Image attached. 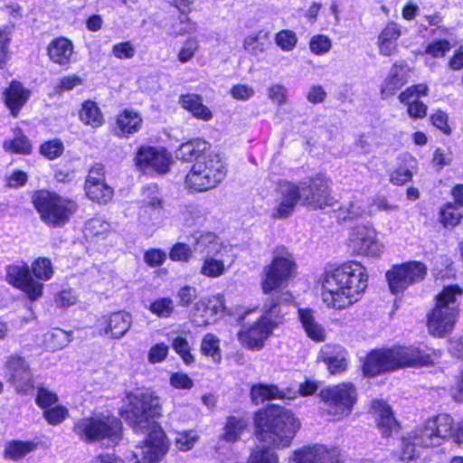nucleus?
<instances>
[{
    "label": "nucleus",
    "instance_id": "nucleus-1",
    "mask_svg": "<svg viewBox=\"0 0 463 463\" xmlns=\"http://www.w3.org/2000/svg\"><path fill=\"white\" fill-rule=\"evenodd\" d=\"M365 268L357 261L345 262L326 270L323 279V301L329 307L344 309L357 302L367 288Z\"/></svg>",
    "mask_w": 463,
    "mask_h": 463
},
{
    "label": "nucleus",
    "instance_id": "nucleus-2",
    "mask_svg": "<svg viewBox=\"0 0 463 463\" xmlns=\"http://www.w3.org/2000/svg\"><path fill=\"white\" fill-rule=\"evenodd\" d=\"M254 423L257 439L277 449L288 447L300 426L291 411L278 404L259 411Z\"/></svg>",
    "mask_w": 463,
    "mask_h": 463
},
{
    "label": "nucleus",
    "instance_id": "nucleus-3",
    "mask_svg": "<svg viewBox=\"0 0 463 463\" xmlns=\"http://www.w3.org/2000/svg\"><path fill=\"white\" fill-rule=\"evenodd\" d=\"M292 301L289 292H277L269 297L263 307L264 315L250 327L241 329L238 333L239 340L250 349H261L279 323L271 317L282 318L288 313Z\"/></svg>",
    "mask_w": 463,
    "mask_h": 463
},
{
    "label": "nucleus",
    "instance_id": "nucleus-4",
    "mask_svg": "<svg viewBox=\"0 0 463 463\" xmlns=\"http://www.w3.org/2000/svg\"><path fill=\"white\" fill-rule=\"evenodd\" d=\"M431 363L430 355L416 346H399L372 352L364 364L367 376L392 371L405 366H422Z\"/></svg>",
    "mask_w": 463,
    "mask_h": 463
},
{
    "label": "nucleus",
    "instance_id": "nucleus-5",
    "mask_svg": "<svg viewBox=\"0 0 463 463\" xmlns=\"http://www.w3.org/2000/svg\"><path fill=\"white\" fill-rule=\"evenodd\" d=\"M162 415L160 398L150 391H137L127 396L121 411L125 421L137 432L144 431L155 424Z\"/></svg>",
    "mask_w": 463,
    "mask_h": 463
},
{
    "label": "nucleus",
    "instance_id": "nucleus-6",
    "mask_svg": "<svg viewBox=\"0 0 463 463\" xmlns=\"http://www.w3.org/2000/svg\"><path fill=\"white\" fill-rule=\"evenodd\" d=\"M33 203L42 222L52 228L68 223L78 208L75 202L47 190L35 192Z\"/></svg>",
    "mask_w": 463,
    "mask_h": 463
},
{
    "label": "nucleus",
    "instance_id": "nucleus-7",
    "mask_svg": "<svg viewBox=\"0 0 463 463\" xmlns=\"http://www.w3.org/2000/svg\"><path fill=\"white\" fill-rule=\"evenodd\" d=\"M461 294L458 286H449L436 297V306L428 316V327L432 335L443 336L452 330L458 314L457 298Z\"/></svg>",
    "mask_w": 463,
    "mask_h": 463
},
{
    "label": "nucleus",
    "instance_id": "nucleus-8",
    "mask_svg": "<svg viewBox=\"0 0 463 463\" xmlns=\"http://www.w3.org/2000/svg\"><path fill=\"white\" fill-rule=\"evenodd\" d=\"M411 434L412 439L422 448L439 446L448 439L458 444L463 442V430L454 428L453 419L449 414L429 419Z\"/></svg>",
    "mask_w": 463,
    "mask_h": 463
},
{
    "label": "nucleus",
    "instance_id": "nucleus-9",
    "mask_svg": "<svg viewBox=\"0 0 463 463\" xmlns=\"http://www.w3.org/2000/svg\"><path fill=\"white\" fill-rule=\"evenodd\" d=\"M225 176L226 169L220 156L209 153L192 165L185 184L193 191L203 192L216 187Z\"/></svg>",
    "mask_w": 463,
    "mask_h": 463
},
{
    "label": "nucleus",
    "instance_id": "nucleus-10",
    "mask_svg": "<svg viewBox=\"0 0 463 463\" xmlns=\"http://www.w3.org/2000/svg\"><path fill=\"white\" fill-rule=\"evenodd\" d=\"M122 424L111 415L94 414L79 420L73 426L75 434L84 442L107 439L117 443L120 439Z\"/></svg>",
    "mask_w": 463,
    "mask_h": 463
},
{
    "label": "nucleus",
    "instance_id": "nucleus-11",
    "mask_svg": "<svg viewBox=\"0 0 463 463\" xmlns=\"http://www.w3.org/2000/svg\"><path fill=\"white\" fill-rule=\"evenodd\" d=\"M295 269L292 255L284 248L278 247L273 251V258L269 265L263 269L261 286L264 293L275 290L289 279Z\"/></svg>",
    "mask_w": 463,
    "mask_h": 463
},
{
    "label": "nucleus",
    "instance_id": "nucleus-12",
    "mask_svg": "<svg viewBox=\"0 0 463 463\" xmlns=\"http://www.w3.org/2000/svg\"><path fill=\"white\" fill-rule=\"evenodd\" d=\"M319 396L326 403L327 412L338 419L351 413L357 398L356 389L351 383H343L323 389Z\"/></svg>",
    "mask_w": 463,
    "mask_h": 463
},
{
    "label": "nucleus",
    "instance_id": "nucleus-13",
    "mask_svg": "<svg viewBox=\"0 0 463 463\" xmlns=\"http://www.w3.org/2000/svg\"><path fill=\"white\" fill-rule=\"evenodd\" d=\"M142 444L137 445L131 452L132 463H158L168 451V440L161 428L154 426Z\"/></svg>",
    "mask_w": 463,
    "mask_h": 463
},
{
    "label": "nucleus",
    "instance_id": "nucleus-14",
    "mask_svg": "<svg viewBox=\"0 0 463 463\" xmlns=\"http://www.w3.org/2000/svg\"><path fill=\"white\" fill-rule=\"evenodd\" d=\"M427 267L420 261H409L388 270L386 279L393 294L403 292L409 286L424 279Z\"/></svg>",
    "mask_w": 463,
    "mask_h": 463
},
{
    "label": "nucleus",
    "instance_id": "nucleus-15",
    "mask_svg": "<svg viewBox=\"0 0 463 463\" xmlns=\"http://www.w3.org/2000/svg\"><path fill=\"white\" fill-rule=\"evenodd\" d=\"M302 203L314 209H323L334 204V197L329 189V181L323 176H316L308 182L301 183Z\"/></svg>",
    "mask_w": 463,
    "mask_h": 463
},
{
    "label": "nucleus",
    "instance_id": "nucleus-16",
    "mask_svg": "<svg viewBox=\"0 0 463 463\" xmlns=\"http://www.w3.org/2000/svg\"><path fill=\"white\" fill-rule=\"evenodd\" d=\"M6 281L23 290L27 297L35 300L43 295V285L35 281L26 264H13L6 267Z\"/></svg>",
    "mask_w": 463,
    "mask_h": 463
},
{
    "label": "nucleus",
    "instance_id": "nucleus-17",
    "mask_svg": "<svg viewBox=\"0 0 463 463\" xmlns=\"http://www.w3.org/2000/svg\"><path fill=\"white\" fill-rule=\"evenodd\" d=\"M349 246L359 255L376 257L383 250V245L376 238V232L370 226H357L350 233Z\"/></svg>",
    "mask_w": 463,
    "mask_h": 463
},
{
    "label": "nucleus",
    "instance_id": "nucleus-18",
    "mask_svg": "<svg viewBox=\"0 0 463 463\" xmlns=\"http://www.w3.org/2000/svg\"><path fill=\"white\" fill-rule=\"evenodd\" d=\"M6 368L8 382L17 392L25 393L33 388V374L24 358L17 355L11 356L6 362Z\"/></svg>",
    "mask_w": 463,
    "mask_h": 463
},
{
    "label": "nucleus",
    "instance_id": "nucleus-19",
    "mask_svg": "<svg viewBox=\"0 0 463 463\" xmlns=\"http://www.w3.org/2000/svg\"><path fill=\"white\" fill-rule=\"evenodd\" d=\"M288 463H343L336 449H328L323 445L305 447L296 450Z\"/></svg>",
    "mask_w": 463,
    "mask_h": 463
},
{
    "label": "nucleus",
    "instance_id": "nucleus-20",
    "mask_svg": "<svg viewBox=\"0 0 463 463\" xmlns=\"http://www.w3.org/2000/svg\"><path fill=\"white\" fill-rule=\"evenodd\" d=\"M132 325V317L127 312H115L103 316L96 322L100 334H110L114 339L123 337Z\"/></svg>",
    "mask_w": 463,
    "mask_h": 463
},
{
    "label": "nucleus",
    "instance_id": "nucleus-21",
    "mask_svg": "<svg viewBox=\"0 0 463 463\" xmlns=\"http://www.w3.org/2000/svg\"><path fill=\"white\" fill-rule=\"evenodd\" d=\"M279 190L280 197L274 209L273 217L286 218L293 213L298 202H302L300 187L289 182H283L279 184Z\"/></svg>",
    "mask_w": 463,
    "mask_h": 463
},
{
    "label": "nucleus",
    "instance_id": "nucleus-22",
    "mask_svg": "<svg viewBox=\"0 0 463 463\" xmlns=\"http://www.w3.org/2000/svg\"><path fill=\"white\" fill-rule=\"evenodd\" d=\"M136 160L140 167H151L156 172L165 173L168 171L170 158L165 151L146 146L138 150Z\"/></svg>",
    "mask_w": 463,
    "mask_h": 463
},
{
    "label": "nucleus",
    "instance_id": "nucleus-23",
    "mask_svg": "<svg viewBox=\"0 0 463 463\" xmlns=\"http://www.w3.org/2000/svg\"><path fill=\"white\" fill-rule=\"evenodd\" d=\"M194 251L203 255V258L222 255L223 246L220 239L213 232H195L193 235Z\"/></svg>",
    "mask_w": 463,
    "mask_h": 463
},
{
    "label": "nucleus",
    "instance_id": "nucleus-24",
    "mask_svg": "<svg viewBox=\"0 0 463 463\" xmlns=\"http://www.w3.org/2000/svg\"><path fill=\"white\" fill-rule=\"evenodd\" d=\"M408 69L405 62H395L381 89L383 99L393 95L407 83Z\"/></svg>",
    "mask_w": 463,
    "mask_h": 463
},
{
    "label": "nucleus",
    "instance_id": "nucleus-25",
    "mask_svg": "<svg viewBox=\"0 0 463 463\" xmlns=\"http://www.w3.org/2000/svg\"><path fill=\"white\" fill-rule=\"evenodd\" d=\"M401 35V26L394 22L388 23L378 36L380 53L383 56H391L396 53L398 51L397 40Z\"/></svg>",
    "mask_w": 463,
    "mask_h": 463
},
{
    "label": "nucleus",
    "instance_id": "nucleus-26",
    "mask_svg": "<svg viewBox=\"0 0 463 463\" xmlns=\"http://www.w3.org/2000/svg\"><path fill=\"white\" fill-rule=\"evenodd\" d=\"M319 357L326 364L331 374L340 373L346 369L345 352L340 346L325 345Z\"/></svg>",
    "mask_w": 463,
    "mask_h": 463
},
{
    "label": "nucleus",
    "instance_id": "nucleus-27",
    "mask_svg": "<svg viewBox=\"0 0 463 463\" xmlns=\"http://www.w3.org/2000/svg\"><path fill=\"white\" fill-rule=\"evenodd\" d=\"M298 319L307 336L314 341L322 342L326 338L323 326L315 318L314 311L310 308H298Z\"/></svg>",
    "mask_w": 463,
    "mask_h": 463
},
{
    "label": "nucleus",
    "instance_id": "nucleus-28",
    "mask_svg": "<svg viewBox=\"0 0 463 463\" xmlns=\"http://www.w3.org/2000/svg\"><path fill=\"white\" fill-rule=\"evenodd\" d=\"M29 93V90H25L17 81H13L5 91V102L13 116H16L21 108L27 102Z\"/></svg>",
    "mask_w": 463,
    "mask_h": 463
},
{
    "label": "nucleus",
    "instance_id": "nucleus-29",
    "mask_svg": "<svg viewBox=\"0 0 463 463\" xmlns=\"http://www.w3.org/2000/svg\"><path fill=\"white\" fill-rule=\"evenodd\" d=\"M372 407L383 435H390L392 430L397 427L391 407L385 402L378 400L373 401Z\"/></svg>",
    "mask_w": 463,
    "mask_h": 463
},
{
    "label": "nucleus",
    "instance_id": "nucleus-30",
    "mask_svg": "<svg viewBox=\"0 0 463 463\" xmlns=\"http://www.w3.org/2000/svg\"><path fill=\"white\" fill-rule=\"evenodd\" d=\"M181 106L190 111L198 119L208 121L212 119V111L203 104L201 96L196 94H184L180 97Z\"/></svg>",
    "mask_w": 463,
    "mask_h": 463
},
{
    "label": "nucleus",
    "instance_id": "nucleus-31",
    "mask_svg": "<svg viewBox=\"0 0 463 463\" xmlns=\"http://www.w3.org/2000/svg\"><path fill=\"white\" fill-rule=\"evenodd\" d=\"M72 52V43L66 38L62 37L52 41L48 47V55L50 59L53 62L61 65L69 63Z\"/></svg>",
    "mask_w": 463,
    "mask_h": 463
},
{
    "label": "nucleus",
    "instance_id": "nucleus-32",
    "mask_svg": "<svg viewBox=\"0 0 463 463\" xmlns=\"http://www.w3.org/2000/svg\"><path fill=\"white\" fill-rule=\"evenodd\" d=\"M208 149V144L201 139H194L184 143L176 151V157L184 161L202 160L204 152Z\"/></svg>",
    "mask_w": 463,
    "mask_h": 463
},
{
    "label": "nucleus",
    "instance_id": "nucleus-33",
    "mask_svg": "<svg viewBox=\"0 0 463 463\" xmlns=\"http://www.w3.org/2000/svg\"><path fill=\"white\" fill-rule=\"evenodd\" d=\"M142 122L141 117L132 110L126 109L119 114L116 120V134L119 137L138 131Z\"/></svg>",
    "mask_w": 463,
    "mask_h": 463
},
{
    "label": "nucleus",
    "instance_id": "nucleus-34",
    "mask_svg": "<svg viewBox=\"0 0 463 463\" xmlns=\"http://www.w3.org/2000/svg\"><path fill=\"white\" fill-rule=\"evenodd\" d=\"M269 44V33L264 31L248 35L243 41L244 50L254 56H259L265 52Z\"/></svg>",
    "mask_w": 463,
    "mask_h": 463
},
{
    "label": "nucleus",
    "instance_id": "nucleus-35",
    "mask_svg": "<svg viewBox=\"0 0 463 463\" xmlns=\"http://www.w3.org/2000/svg\"><path fill=\"white\" fill-rule=\"evenodd\" d=\"M335 213L336 218L339 221L346 222L362 217L370 213V211H367L365 203L363 201L355 200L340 206Z\"/></svg>",
    "mask_w": 463,
    "mask_h": 463
},
{
    "label": "nucleus",
    "instance_id": "nucleus-36",
    "mask_svg": "<svg viewBox=\"0 0 463 463\" xmlns=\"http://www.w3.org/2000/svg\"><path fill=\"white\" fill-rule=\"evenodd\" d=\"M80 119L92 128H98L103 124L102 113L96 102L91 100L83 102L80 110Z\"/></svg>",
    "mask_w": 463,
    "mask_h": 463
},
{
    "label": "nucleus",
    "instance_id": "nucleus-37",
    "mask_svg": "<svg viewBox=\"0 0 463 463\" xmlns=\"http://www.w3.org/2000/svg\"><path fill=\"white\" fill-rule=\"evenodd\" d=\"M87 196L100 203H107L109 202L113 195V190L109 186L105 181L94 184H85L84 185Z\"/></svg>",
    "mask_w": 463,
    "mask_h": 463
},
{
    "label": "nucleus",
    "instance_id": "nucleus-38",
    "mask_svg": "<svg viewBox=\"0 0 463 463\" xmlns=\"http://www.w3.org/2000/svg\"><path fill=\"white\" fill-rule=\"evenodd\" d=\"M226 271L222 255H214L203 258L200 273L208 278H219Z\"/></svg>",
    "mask_w": 463,
    "mask_h": 463
},
{
    "label": "nucleus",
    "instance_id": "nucleus-39",
    "mask_svg": "<svg viewBox=\"0 0 463 463\" xmlns=\"http://www.w3.org/2000/svg\"><path fill=\"white\" fill-rule=\"evenodd\" d=\"M14 137L13 140H6L4 142V148L6 151H11L16 154H30L32 151V145L25 135H24L21 128H15Z\"/></svg>",
    "mask_w": 463,
    "mask_h": 463
},
{
    "label": "nucleus",
    "instance_id": "nucleus-40",
    "mask_svg": "<svg viewBox=\"0 0 463 463\" xmlns=\"http://www.w3.org/2000/svg\"><path fill=\"white\" fill-rule=\"evenodd\" d=\"M250 395L256 403L263 402L266 400L283 398L281 392L275 385H254L251 388Z\"/></svg>",
    "mask_w": 463,
    "mask_h": 463
},
{
    "label": "nucleus",
    "instance_id": "nucleus-41",
    "mask_svg": "<svg viewBox=\"0 0 463 463\" xmlns=\"http://www.w3.org/2000/svg\"><path fill=\"white\" fill-rule=\"evenodd\" d=\"M35 448L36 445L31 441H13L7 445L5 454V457L17 460L33 451Z\"/></svg>",
    "mask_w": 463,
    "mask_h": 463
},
{
    "label": "nucleus",
    "instance_id": "nucleus-42",
    "mask_svg": "<svg viewBox=\"0 0 463 463\" xmlns=\"http://www.w3.org/2000/svg\"><path fill=\"white\" fill-rule=\"evenodd\" d=\"M69 342V335L64 330L59 328L45 335L44 345L50 351L60 350L66 346Z\"/></svg>",
    "mask_w": 463,
    "mask_h": 463
},
{
    "label": "nucleus",
    "instance_id": "nucleus-43",
    "mask_svg": "<svg viewBox=\"0 0 463 463\" xmlns=\"http://www.w3.org/2000/svg\"><path fill=\"white\" fill-rule=\"evenodd\" d=\"M420 448L422 447L412 439V436L410 433L408 437L402 439L401 460L404 463H411L416 460L420 457Z\"/></svg>",
    "mask_w": 463,
    "mask_h": 463
},
{
    "label": "nucleus",
    "instance_id": "nucleus-44",
    "mask_svg": "<svg viewBox=\"0 0 463 463\" xmlns=\"http://www.w3.org/2000/svg\"><path fill=\"white\" fill-rule=\"evenodd\" d=\"M32 271L35 278L41 280H50L53 275V267L47 258H38L32 264Z\"/></svg>",
    "mask_w": 463,
    "mask_h": 463
},
{
    "label": "nucleus",
    "instance_id": "nucleus-45",
    "mask_svg": "<svg viewBox=\"0 0 463 463\" xmlns=\"http://www.w3.org/2000/svg\"><path fill=\"white\" fill-rule=\"evenodd\" d=\"M201 352L207 356H211L214 362L221 360L219 339L213 334H207L203 336L201 343Z\"/></svg>",
    "mask_w": 463,
    "mask_h": 463
},
{
    "label": "nucleus",
    "instance_id": "nucleus-46",
    "mask_svg": "<svg viewBox=\"0 0 463 463\" xmlns=\"http://www.w3.org/2000/svg\"><path fill=\"white\" fill-rule=\"evenodd\" d=\"M148 309L158 317L166 318L173 314L175 306L171 298H160L154 300Z\"/></svg>",
    "mask_w": 463,
    "mask_h": 463
},
{
    "label": "nucleus",
    "instance_id": "nucleus-47",
    "mask_svg": "<svg viewBox=\"0 0 463 463\" xmlns=\"http://www.w3.org/2000/svg\"><path fill=\"white\" fill-rule=\"evenodd\" d=\"M199 436L194 430L177 432L175 438L176 448L181 451L191 450L197 442Z\"/></svg>",
    "mask_w": 463,
    "mask_h": 463
},
{
    "label": "nucleus",
    "instance_id": "nucleus-48",
    "mask_svg": "<svg viewBox=\"0 0 463 463\" xmlns=\"http://www.w3.org/2000/svg\"><path fill=\"white\" fill-rule=\"evenodd\" d=\"M245 427L244 421L235 417H230L227 420L223 439L229 442L236 441Z\"/></svg>",
    "mask_w": 463,
    "mask_h": 463
},
{
    "label": "nucleus",
    "instance_id": "nucleus-49",
    "mask_svg": "<svg viewBox=\"0 0 463 463\" xmlns=\"http://www.w3.org/2000/svg\"><path fill=\"white\" fill-rule=\"evenodd\" d=\"M195 30L194 24L184 14H181L172 24L169 33L172 36H179L186 33H191Z\"/></svg>",
    "mask_w": 463,
    "mask_h": 463
},
{
    "label": "nucleus",
    "instance_id": "nucleus-50",
    "mask_svg": "<svg viewBox=\"0 0 463 463\" xmlns=\"http://www.w3.org/2000/svg\"><path fill=\"white\" fill-rule=\"evenodd\" d=\"M276 44L284 52L292 51L298 43L297 34L290 30H281L275 36Z\"/></svg>",
    "mask_w": 463,
    "mask_h": 463
},
{
    "label": "nucleus",
    "instance_id": "nucleus-51",
    "mask_svg": "<svg viewBox=\"0 0 463 463\" xmlns=\"http://www.w3.org/2000/svg\"><path fill=\"white\" fill-rule=\"evenodd\" d=\"M172 347L180 355L185 364H191L194 362V355L190 351L189 343L185 338L182 336L175 337L173 340Z\"/></svg>",
    "mask_w": 463,
    "mask_h": 463
},
{
    "label": "nucleus",
    "instance_id": "nucleus-52",
    "mask_svg": "<svg viewBox=\"0 0 463 463\" xmlns=\"http://www.w3.org/2000/svg\"><path fill=\"white\" fill-rule=\"evenodd\" d=\"M248 463H279L277 454L269 448H258L250 455Z\"/></svg>",
    "mask_w": 463,
    "mask_h": 463
},
{
    "label": "nucleus",
    "instance_id": "nucleus-53",
    "mask_svg": "<svg viewBox=\"0 0 463 463\" xmlns=\"http://www.w3.org/2000/svg\"><path fill=\"white\" fill-rule=\"evenodd\" d=\"M110 225L100 218H93L87 222L86 232L94 237L103 236L109 231Z\"/></svg>",
    "mask_w": 463,
    "mask_h": 463
},
{
    "label": "nucleus",
    "instance_id": "nucleus-54",
    "mask_svg": "<svg viewBox=\"0 0 463 463\" xmlns=\"http://www.w3.org/2000/svg\"><path fill=\"white\" fill-rule=\"evenodd\" d=\"M461 213L449 203L440 212L441 222L445 226H456L459 223Z\"/></svg>",
    "mask_w": 463,
    "mask_h": 463
},
{
    "label": "nucleus",
    "instance_id": "nucleus-55",
    "mask_svg": "<svg viewBox=\"0 0 463 463\" xmlns=\"http://www.w3.org/2000/svg\"><path fill=\"white\" fill-rule=\"evenodd\" d=\"M40 151L45 157L52 160L62 154L63 144L58 139L50 140L41 146Z\"/></svg>",
    "mask_w": 463,
    "mask_h": 463
},
{
    "label": "nucleus",
    "instance_id": "nucleus-56",
    "mask_svg": "<svg viewBox=\"0 0 463 463\" xmlns=\"http://www.w3.org/2000/svg\"><path fill=\"white\" fill-rule=\"evenodd\" d=\"M68 414V410L61 405L51 409L47 408L43 411L44 419L52 425L60 424L66 419Z\"/></svg>",
    "mask_w": 463,
    "mask_h": 463
},
{
    "label": "nucleus",
    "instance_id": "nucleus-57",
    "mask_svg": "<svg viewBox=\"0 0 463 463\" xmlns=\"http://www.w3.org/2000/svg\"><path fill=\"white\" fill-rule=\"evenodd\" d=\"M57 402L58 396L56 393L42 386L37 388L35 402L39 407L42 409H47L50 406L54 405Z\"/></svg>",
    "mask_w": 463,
    "mask_h": 463
},
{
    "label": "nucleus",
    "instance_id": "nucleus-58",
    "mask_svg": "<svg viewBox=\"0 0 463 463\" xmlns=\"http://www.w3.org/2000/svg\"><path fill=\"white\" fill-rule=\"evenodd\" d=\"M331 46V40L326 35L313 36L309 43L310 51L317 55L326 53Z\"/></svg>",
    "mask_w": 463,
    "mask_h": 463
},
{
    "label": "nucleus",
    "instance_id": "nucleus-59",
    "mask_svg": "<svg viewBox=\"0 0 463 463\" xmlns=\"http://www.w3.org/2000/svg\"><path fill=\"white\" fill-rule=\"evenodd\" d=\"M82 80L76 75L67 76L60 80V82L54 87V94L61 95L64 91L73 90L75 87L80 85Z\"/></svg>",
    "mask_w": 463,
    "mask_h": 463
},
{
    "label": "nucleus",
    "instance_id": "nucleus-60",
    "mask_svg": "<svg viewBox=\"0 0 463 463\" xmlns=\"http://www.w3.org/2000/svg\"><path fill=\"white\" fill-rule=\"evenodd\" d=\"M288 90L281 84H274L268 89V96L272 102L282 106L287 102Z\"/></svg>",
    "mask_w": 463,
    "mask_h": 463
},
{
    "label": "nucleus",
    "instance_id": "nucleus-61",
    "mask_svg": "<svg viewBox=\"0 0 463 463\" xmlns=\"http://www.w3.org/2000/svg\"><path fill=\"white\" fill-rule=\"evenodd\" d=\"M192 250L185 243H176L170 251V259L175 261H188L191 258Z\"/></svg>",
    "mask_w": 463,
    "mask_h": 463
},
{
    "label": "nucleus",
    "instance_id": "nucleus-62",
    "mask_svg": "<svg viewBox=\"0 0 463 463\" xmlns=\"http://www.w3.org/2000/svg\"><path fill=\"white\" fill-rule=\"evenodd\" d=\"M168 354V346L164 344H156L153 345L148 352V361L151 364L161 363Z\"/></svg>",
    "mask_w": 463,
    "mask_h": 463
},
{
    "label": "nucleus",
    "instance_id": "nucleus-63",
    "mask_svg": "<svg viewBox=\"0 0 463 463\" xmlns=\"http://www.w3.org/2000/svg\"><path fill=\"white\" fill-rule=\"evenodd\" d=\"M135 48L129 42H123L112 47V53L118 59H131L135 55Z\"/></svg>",
    "mask_w": 463,
    "mask_h": 463
},
{
    "label": "nucleus",
    "instance_id": "nucleus-64",
    "mask_svg": "<svg viewBox=\"0 0 463 463\" xmlns=\"http://www.w3.org/2000/svg\"><path fill=\"white\" fill-rule=\"evenodd\" d=\"M177 298L179 299V305L186 307L197 298V290L194 287L184 286L179 289Z\"/></svg>",
    "mask_w": 463,
    "mask_h": 463
}]
</instances>
